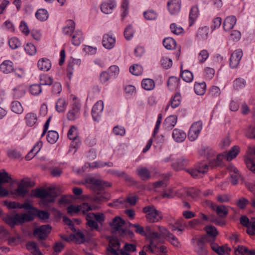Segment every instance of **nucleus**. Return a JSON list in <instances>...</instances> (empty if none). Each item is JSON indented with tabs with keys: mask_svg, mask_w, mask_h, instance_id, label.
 <instances>
[{
	"mask_svg": "<svg viewBox=\"0 0 255 255\" xmlns=\"http://www.w3.org/2000/svg\"><path fill=\"white\" fill-rule=\"evenodd\" d=\"M147 237L150 240V244L147 247V248L151 252H153L152 248H156L158 241L160 239L159 235L157 232H153V233H150L149 235H147Z\"/></svg>",
	"mask_w": 255,
	"mask_h": 255,
	"instance_id": "nucleus-18",
	"label": "nucleus"
},
{
	"mask_svg": "<svg viewBox=\"0 0 255 255\" xmlns=\"http://www.w3.org/2000/svg\"><path fill=\"white\" fill-rule=\"evenodd\" d=\"M246 135L249 138L255 139V127L249 126L247 130Z\"/></svg>",
	"mask_w": 255,
	"mask_h": 255,
	"instance_id": "nucleus-64",
	"label": "nucleus"
},
{
	"mask_svg": "<svg viewBox=\"0 0 255 255\" xmlns=\"http://www.w3.org/2000/svg\"><path fill=\"white\" fill-rule=\"evenodd\" d=\"M210 246L212 250L218 255H225L226 254L229 255L231 250V248H229L226 245L219 246L217 244L214 242H212L211 243Z\"/></svg>",
	"mask_w": 255,
	"mask_h": 255,
	"instance_id": "nucleus-15",
	"label": "nucleus"
},
{
	"mask_svg": "<svg viewBox=\"0 0 255 255\" xmlns=\"http://www.w3.org/2000/svg\"><path fill=\"white\" fill-rule=\"evenodd\" d=\"M125 224V221L119 216L115 217L113 221L109 223V226L114 232H117L121 229Z\"/></svg>",
	"mask_w": 255,
	"mask_h": 255,
	"instance_id": "nucleus-19",
	"label": "nucleus"
},
{
	"mask_svg": "<svg viewBox=\"0 0 255 255\" xmlns=\"http://www.w3.org/2000/svg\"><path fill=\"white\" fill-rule=\"evenodd\" d=\"M81 64V60L79 59H72L69 62L67 71V76L71 79L74 70L77 69Z\"/></svg>",
	"mask_w": 255,
	"mask_h": 255,
	"instance_id": "nucleus-23",
	"label": "nucleus"
},
{
	"mask_svg": "<svg viewBox=\"0 0 255 255\" xmlns=\"http://www.w3.org/2000/svg\"><path fill=\"white\" fill-rule=\"evenodd\" d=\"M79 109L78 107H74L68 112L67 116L69 120H74L79 116Z\"/></svg>",
	"mask_w": 255,
	"mask_h": 255,
	"instance_id": "nucleus-50",
	"label": "nucleus"
},
{
	"mask_svg": "<svg viewBox=\"0 0 255 255\" xmlns=\"http://www.w3.org/2000/svg\"><path fill=\"white\" fill-rule=\"evenodd\" d=\"M177 117L176 116H169L165 119L163 123V127L167 130L171 129L177 123Z\"/></svg>",
	"mask_w": 255,
	"mask_h": 255,
	"instance_id": "nucleus-24",
	"label": "nucleus"
},
{
	"mask_svg": "<svg viewBox=\"0 0 255 255\" xmlns=\"http://www.w3.org/2000/svg\"><path fill=\"white\" fill-rule=\"evenodd\" d=\"M198 15V9L196 6H193L191 8L189 14L190 26H191Z\"/></svg>",
	"mask_w": 255,
	"mask_h": 255,
	"instance_id": "nucleus-48",
	"label": "nucleus"
},
{
	"mask_svg": "<svg viewBox=\"0 0 255 255\" xmlns=\"http://www.w3.org/2000/svg\"><path fill=\"white\" fill-rule=\"evenodd\" d=\"M24 120L27 126L32 127L36 124L37 121V117L35 113H28L25 115Z\"/></svg>",
	"mask_w": 255,
	"mask_h": 255,
	"instance_id": "nucleus-34",
	"label": "nucleus"
},
{
	"mask_svg": "<svg viewBox=\"0 0 255 255\" xmlns=\"http://www.w3.org/2000/svg\"><path fill=\"white\" fill-rule=\"evenodd\" d=\"M142 87L148 91L153 89L155 87L154 81L151 79H144L141 82Z\"/></svg>",
	"mask_w": 255,
	"mask_h": 255,
	"instance_id": "nucleus-39",
	"label": "nucleus"
},
{
	"mask_svg": "<svg viewBox=\"0 0 255 255\" xmlns=\"http://www.w3.org/2000/svg\"><path fill=\"white\" fill-rule=\"evenodd\" d=\"M42 91V88L40 85L33 84L29 87V92L34 96L39 95Z\"/></svg>",
	"mask_w": 255,
	"mask_h": 255,
	"instance_id": "nucleus-57",
	"label": "nucleus"
},
{
	"mask_svg": "<svg viewBox=\"0 0 255 255\" xmlns=\"http://www.w3.org/2000/svg\"><path fill=\"white\" fill-rule=\"evenodd\" d=\"M67 104L64 99H58L56 105V109L58 112H63L66 107Z\"/></svg>",
	"mask_w": 255,
	"mask_h": 255,
	"instance_id": "nucleus-52",
	"label": "nucleus"
},
{
	"mask_svg": "<svg viewBox=\"0 0 255 255\" xmlns=\"http://www.w3.org/2000/svg\"><path fill=\"white\" fill-rule=\"evenodd\" d=\"M172 137L177 142H182L186 137V134L183 130L175 128L172 132Z\"/></svg>",
	"mask_w": 255,
	"mask_h": 255,
	"instance_id": "nucleus-33",
	"label": "nucleus"
},
{
	"mask_svg": "<svg viewBox=\"0 0 255 255\" xmlns=\"http://www.w3.org/2000/svg\"><path fill=\"white\" fill-rule=\"evenodd\" d=\"M176 42L175 40L171 37L165 38L163 40V45L167 49L171 50L175 47Z\"/></svg>",
	"mask_w": 255,
	"mask_h": 255,
	"instance_id": "nucleus-42",
	"label": "nucleus"
},
{
	"mask_svg": "<svg viewBox=\"0 0 255 255\" xmlns=\"http://www.w3.org/2000/svg\"><path fill=\"white\" fill-rule=\"evenodd\" d=\"M0 70L4 74H9L14 70L13 64L10 60H5L0 65Z\"/></svg>",
	"mask_w": 255,
	"mask_h": 255,
	"instance_id": "nucleus-25",
	"label": "nucleus"
},
{
	"mask_svg": "<svg viewBox=\"0 0 255 255\" xmlns=\"http://www.w3.org/2000/svg\"><path fill=\"white\" fill-rule=\"evenodd\" d=\"M205 229L207 234L206 236L208 237V239H210V238H211L210 240L211 242H213L218 234L217 229L213 226H207Z\"/></svg>",
	"mask_w": 255,
	"mask_h": 255,
	"instance_id": "nucleus-35",
	"label": "nucleus"
},
{
	"mask_svg": "<svg viewBox=\"0 0 255 255\" xmlns=\"http://www.w3.org/2000/svg\"><path fill=\"white\" fill-rule=\"evenodd\" d=\"M121 247V244L119 239L116 237L110 238L109 245L107 248L108 255H119L118 253Z\"/></svg>",
	"mask_w": 255,
	"mask_h": 255,
	"instance_id": "nucleus-9",
	"label": "nucleus"
},
{
	"mask_svg": "<svg viewBox=\"0 0 255 255\" xmlns=\"http://www.w3.org/2000/svg\"><path fill=\"white\" fill-rule=\"evenodd\" d=\"M189 160L183 157L177 159L172 164V168L175 171L182 170L188 164Z\"/></svg>",
	"mask_w": 255,
	"mask_h": 255,
	"instance_id": "nucleus-21",
	"label": "nucleus"
},
{
	"mask_svg": "<svg viewBox=\"0 0 255 255\" xmlns=\"http://www.w3.org/2000/svg\"><path fill=\"white\" fill-rule=\"evenodd\" d=\"M235 254L236 255H255V250H250L244 246H239L235 249Z\"/></svg>",
	"mask_w": 255,
	"mask_h": 255,
	"instance_id": "nucleus-30",
	"label": "nucleus"
},
{
	"mask_svg": "<svg viewBox=\"0 0 255 255\" xmlns=\"http://www.w3.org/2000/svg\"><path fill=\"white\" fill-rule=\"evenodd\" d=\"M116 3L114 0H109L103 2L101 5L102 11L106 14L112 13L113 9L116 6Z\"/></svg>",
	"mask_w": 255,
	"mask_h": 255,
	"instance_id": "nucleus-22",
	"label": "nucleus"
},
{
	"mask_svg": "<svg viewBox=\"0 0 255 255\" xmlns=\"http://www.w3.org/2000/svg\"><path fill=\"white\" fill-rule=\"evenodd\" d=\"M211 207L212 210L216 212L217 215L221 218H226L228 214V210L225 205H217L211 203Z\"/></svg>",
	"mask_w": 255,
	"mask_h": 255,
	"instance_id": "nucleus-17",
	"label": "nucleus"
},
{
	"mask_svg": "<svg viewBox=\"0 0 255 255\" xmlns=\"http://www.w3.org/2000/svg\"><path fill=\"white\" fill-rule=\"evenodd\" d=\"M115 41V38L110 36L109 34H105L103 36V45L107 49H111L114 46Z\"/></svg>",
	"mask_w": 255,
	"mask_h": 255,
	"instance_id": "nucleus-29",
	"label": "nucleus"
},
{
	"mask_svg": "<svg viewBox=\"0 0 255 255\" xmlns=\"http://www.w3.org/2000/svg\"><path fill=\"white\" fill-rule=\"evenodd\" d=\"M129 71L132 74L138 76L142 74L143 69L140 65L134 64L130 67Z\"/></svg>",
	"mask_w": 255,
	"mask_h": 255,
	"instance_id": "nucleus-51",
	"label": "nucleus"
},
{
	"mask_svg": "<svg viewBox=\"0 0 255 255\" xmlns=\"http://www.w3.org/2000/svg\"><path fill=\"white\" fill-rule=\"evenodd\" d=\"M24 50L26 52L30 55H33L35 54L36 52V49L35 46L31 43H27Z\"/></svg>",
	"mask_w": 255,
	"mask_h": 255,
	"instance_id": "nucleus-60",
	"label": "nucleus"
},
{
	"mask_svg": "<svg viewBox=\"0 0 255 255\" xmlns=\"http://www.w3.org/2000/svg\"><path fill=\"white\" fill-rule=\"evenodd\" d=\"M239 149L240 148L238 146L235 145L228 152H224L226 160L231 161L235 158L239 153Z\"/></svg>",
	"mask_w": 255,
	"mask_h": 255,
	"instance_id": "nucleus-32",
	"label": "nucleus"
},
{
	"mask_svg": "<svg viewBox=\"0 0 255 255\" xmlns=\"http://www.w3.org/2000/svg\"><path fill=\"white\" fill-rule=\"evenodd\" d=\"M77 132L76 128L74 126H72L68 132L67 136L71 140H76L78 138Z\"/></svg>",
	"mask_w": 255,
	"mask_h": 255,
	"instance_id": "nucleus-59",
	"label": "nucleus"
},
{
	"mask_svg": "<svg viewBox=\"0 0 255 255\" xmlns=\"http://www.w3.org/2000/svg\"><path fill=\"white\" fill-rule=\"evenodd\" d=\"M236 18L232 15L227 17L223 23V28L225 31H229L232 29L236 23Z\"/></svg>",
	"mask_w": 255,
	"mask_h": 255,
	"instance_id": "nucleus-26",
	"label": "nucleus"
},
{
	"mask_svg": "<svg viewBox=\"0 0 255 255\" xmlns=\"http://www.w3.org/2000/svg\"><path fill=\"white\" fill-rule=\"evenodd\" d=\"M143 15L146 19L151 20L156 18L157 14L153 10H149L144 12Z\"/></svg>",
	"mask_w": 255,
	"mask_h": 255,
	"instance_id": "nucleus-58",
	"label": "nucleus"
},
{
	"mask_svg": "<svg viewBox=\"0 0 255 255\" xmlns=\"http://www.w3.org/2000/svg\"><path fill=\"white\" fill-rule=\"evenodd\" d=\"M161 65L165 69L170 68L172 65V61L167 57H163L161 60Z\"/></svg>",
	"mask_w": 255,
	"mask_h": 255,
	"instance_id": "nucleus-63",
	"label": "nucleus"
},
{
	"mask_svg": "<svg viewBox=\"0 0 255 255\" xmlns=\"http://www.w3.org/2000/svg\"><path fill=\"white\" fill-rule=\"evenodd\" d=\"M209 165L204 162L198 163L194 168L186 170L193 178H200L207 172Z\"/></svg>",
	"mask_w": 255,
	"mask_h": 255,
	"instance_id": "nucleus-7",
	"label": "nucleus"
},
{
	"mask_svg": "<svg viewBox=\"0 0 255 255\" xmlns=\"http://www.w3.org/2000/svg\"><path fill=\"white\" fill-rule=\"evenodd\" d=\"M181 96L179 93H176L173 97H172L170 102V104L172 108H176L178 107L181 103Z\"/></svg>",
	"mask_w": 255,
	"mask_h": 255,
	"instance_id": "nucleus-43",
	"label": "nucleus"
},
{
	"mask_svg": "<svg viewBox=\"0 0 255 255\" xmlns=\"http://www.w3.org/2000/svg\"><path fill=\"white\" fill-rule=\"evenodd\" d=\"M36 17L41 21H44L47 19L48 17V14L44 9H38L35 13Z\"/></svg>",
	"mask_w": 255,
	"mask_h": 255,
	"instance_id": "nucleus-49",
	"label": "nucleus"
},
{
	"mask_svg": "<svg viewBox=\"0 0 255 255\" xmlns=\"http://www.w3.org/2000/svg\"><path fill=\"white\" fill-rule=\"evenodd\" d=\"M75 29V22L72 20H67V25L63 28V32L65 35H71Z\"/></svg>",
	"mask_w": 255,
	"mask_h": 255,
	"instance_id": "nucleus-40",
	"label": "nucleus"
},
{
	"mask_svg": "<svg viewBox=\"0 0 255 255\" xmlns=\"http://www.w3.org/2000/svg\"><path fill=\"white\" fill-rule=\"evenodd\" d=\"M83 40V33L81 30H76L72 37V43L75 46H78Z\"/></svg>",
	"mask_w": 255,
	"mask_h": 255,
	"instance_id": "nucleus-37",
	"label": "nucleus"
},
{
	"mask_svg": "<svg viewBox=\"0 0 255 255\" xmlns=\"http://www.w3.org/2000/svg\"><path fill=\"white\" fill-rule=\"evenodd\" d=\"M34 186L33 182L29 179H22L17 185V188L11 192L14 197L24 198L28 194V188Z\"/></svg>",
	"mask_w": 255,
	"mask_h": 255,
	"instance_id": "nucleus-5",
	"label": "nucleus"
},
{
	"mask_svg": "<svg viewBox=\"0 0 255 255\" xmlns=\"http://www.w3.org/2000/svg\"><path fill=\"white\" fill-rule=\"evenodd\" d=\"M86 225L91 231L100 232L105 220V217L102 213H89L86 214Z\"/></svg>",
	"mask_w": 255,
	"mask_h": 255,
	"instance_id": "nucleus-3",
	"label": "nucleus"
},
{
	"mask_svg": "<svg viewBox=\"0 0 255 255\" xmlns=\"http://www.w3.org/2000/svg\"><path fill=\"white\" fill-rule=\"evenodd\" d=\"M208 242H210L211 240L208 239L207 236H203L200 238L194 237L191 240V243L194 245L196 244L198 248L205 246V243Z\"/></svg>",
	"mask_w": 255,
	"mask_h": 255,
	"instance_id": "nucleus-28",
	"label": "nucleus"
},
{
	"mask_svg": "<svg viewBox=\"0 0 255 255\" xmlns=\"http://www.w3.org/2000/svg\"><path fill=\"white\" fill-rule=\"evenodd\" d=\"M37 67L41 71H48L51 67V63L48 59L43 58L38 61Z\"/></svg>",
	"mask_w": 255,
	"mask_h": 255,
	"instance_id": "nucleus-27",
	"label": "nucleus"
},
{
	"mask_svg": "<svg viewBox=\"0 0 255 255\" xmlns=\"http://www.w3.org/2000/svg\"><path fill=\"white\" fill-rule=\"evenodd\" d=\"M85 183L90 184V188L95 193L93 198L94 201L99 203L110 199V195L104 191L105 187H111V184L94 177H89L85 179Z\"/></svg>",
	"mask_w": 255,
	"mask_h": 255,
	"instance_id": "nucleus-1",
	"label": "nucleus"
},
{
	"mask_svg": "<svg viewBox=\"0 0 255 255\" xmlns=\"http://www.w3.org/2000/svg\"><path fill=\"white\" fill-rule=\"evenodd\" d=\"M166 237L168 238V241H170L171 244L176 247H178L180 245V243L177 238L170 232H167L166 234Z\"/></svg>",
	"mask_w": 255,
	"mask_h": 255,
	"instance_id": "nucleus-56",
	"label": "nucleus"
},
{
	"mask_svg": "<svg viewBox=\"0 0 255 255\" xmlns=\"http://www.w3.org/2000/svg\"><path fill=\"white\" fill-rule=\"evenodd\" d=\"M206 85L205 82L195 83L194 91L198 95H203L206 91Z\"/></svg>",
	"mask_w": 255,
	"mask_h": 255,
	"instance_id": "nucleus-38",
	"label": "nucleus"
},
{
	"mask_svg": "<svg viewBox=\"0 0 255 255\" xmlns=\"http://www.w3.org/2000/svg\"><path fill=\"white\" fill-rule=\"evenodd\" d=\"M143 212L146 214V219L150 223L157 222L163 218L162 213L152 205L143 208Z\"/></svg>",
	"mask_w": 255,
	"mask_h": 255,
	"instance_id": "nucleus-6",
	"label": "nucleus"
},
{
	"mask_svg": "<svg viewBox=\"0 0 255 255\" xmlns=\"http://www.w3.org/2000/svg\"><path fill=\"white\" fill-rule=\"evenodd\" d=\"M8 44L10 47L14 49L19 47L21 45V43L18 38L13 37L9 40Z\"/></svg>",
	"mask_w": 255,
	"mask_h": 255,
	"instance_id": "nucleus-61",
	"label": "nucleus"
},
{
	"mask_svg": "<svg viewBox=\"0 0 255 255\" xmlns=\"http://www.w3.org/2000/svg\"><path fill=\"white\" fill-rule=\"evenodd\" d=\"M111 174L123 177L128 181H131V178L124 171H119L118 170H110L109 171Z\"/></svg>",
	"mask_w": 255,
	"mask_h": 255,
	"instance_id": "nucleus-55",
	"label": "nucleus"
},
{
	"mask_svg": "<svg viewBox=\"0 0 255 255\" xmlns=\"http://www.w3.org/2000/svg\"><path fill=\"white\" fill-rule=\"evenodd\" d=\"M2 219L9 227L13 228L15 226L22 225L25 222L32 221L34 218L30 214L16 213L13 216L6 215Z\"/></svg>",
	"mask_w": 255,
	"mask_h": 255,
	"instance_id": "nucleus-2",
	"label": "nucleus"
},
{
	"mask_svg": "<svg viewBox=\"0 0 255 255\" xmlns=\"http://www.w3.org/2000/svg\"><path fill=\"white\" fill-rule=\"evenodd\" d=\"M12 178L8 173L4 170L1 172H0V196L1 197H5L8 195V191L3 188L1 185L4 183H8L11 182Z\"/></svg>",
	"mask_w": 255,
	"mask_h": 255,
	"instance_id": "nucleus-12",
	"label": "nucleus"
},
{
	"mask_svg": "<svg viewBox=\"0 0 255 255\" xmlns=\"http://www.w3.org/2000/svg\"><path fill=\"white\" fill-rule=\"evenodd\" d=\"M40 85H50L53 82L52 77L46 74L40 76Z\"/></svg>",
	"mask_w": 255,
	"mask_h": 255,
	"instance_id": "nucleus-53",
	"label": "nucleus"
},
{
	"mask_svg": "<svg viewBox=\"0 0 255 255\" xmlns=\"http://www.w3.org/2000/svg\"><path fill=\"white\" fill-rule=\"evenodd\" d=\"M245 85L246 81L242 78H237L234 82V87L237 90L244 88Z\"/></svg>",
	"mask_w": 255,
	"mask_h": 255,
	"instance_id": "nucleus-62",
	"label": "nucleus"
},
{
	"mask_svg": "<svg viewBox=\"0 0 255 255\" xmlns=\"http://www.w3.org/2000/svg\"><path fill=\"white\" fill-rule=\"evenodd\" d=\"M33 195L37 198H41V203L45 206L53 202L57 194L54 190L49 189L48 191L42 189H36L32 190Z\"/></svg>",
	"mask_w": 255,
	"mask_h": 255,
	"instance_id": "nucleus-4",
	"label": "nucleus"
},
{
	"mask_svg": "<svg viewBox=\"0 0 255 255\" xmlns=\"http://www.w3.org/2000/svg\"><path fill=\"white\" fill-rule=\"evenodd\" d=\"M202 128V123L201 121L194 123L189 130L188 137L190 141H194L198 136Z\"/></svg>",
	"mask_w": 255,
	"mask_h": 255,
	"instance_id": "nucleus-11",
	"label": "nucleus"
},
{
	"mask_svg": "<svg viewBox=\"0 0 255 255\" xmlns=\"http://www.w3.org/2000/svg\"><path fill=\"white\" fill-rule=\"evenodd\" d=\"M137 200V197L136 196H129L126 199H118L113 203H110L109 205L117 206L119 204H124L126 202L131 205H134L136 203Z\"/></svg>",
	"mask_w": 255,
	"mask_h": 255,
	"instance_id": "nucleus-20",
	"label": "nucleus"
},
{
	"mask_svg": "<svg viewBox=\"0 0 255 255\" xmlns=\"http://www.w3.org/2000/svg\"><path fill=\"white\" fill-rule=\"evenodd\" d=\"M52 228L49 225H43L34 229L33 236L39 240H45L51 233Z\"/></svg>",
	"mask_w": 255,
	"mask_h": 255,
	"instance_id": "nucleus-8",
	"label": "nucleus"
},
{
	"mask_svg": "<svg viewBox=\"0 0 255 255\" xmlns=\"http://www.w3.org/2000/svg\"><path fill=\"white\" fill-rule=\"evenodd\" d=\"M243 56L242 50L240 49L236 50L231 55L230 59V66L234 68L237 67Z\"/></svg>",
	"mask_w": 255,
	"mask_h": 255,
	"instance_id": "nucleus-14",
	"label": "nucleus"
},
{
	"mask_svg": "<svg viewBox=\"0 0 255 255\" xmlns=\"http://www.w3.org/2000/svg\"><path fill=\"white\" fill-rule=\"evenodd\" d=\"M181 71L180 76L184 81L189 83L193 80V75L191 71L188 70L182 71V66L181 67Z\"/></svg>",
	"mask_w": 255,
	"mask_h": 255,
	"instance_id": "nucleus-41",
	"label": "nucleus"
},
{
	"mask_svg": "<svg viewBox=\"0 0 255 255\" xmlns=\"http://www.w3.org/2000/svg\"><path fill=\"white\" fill-rule=\"evenodd\" d=\"M181 0H169L167 2L168 10L171 14L179 13L181 8Z\"/></svg>",
	"mask_w": 255,
	"mask_h": 255,
	"instance_id": "nucleus-16",
	"label": "nucleus"
},
{
	"mask_svg": "<svg viewBox=\"0 0 255 255\" xmlns=\"http://www.w3.org/2000/svg\"><path fill=\"white\" fill-rule=\"evenodd\" d=\"M11 109L13 112L17 114H20L23 111V109L21 103L17 101H13L11 103Z\"/></svg>",
	"mask_w": 255,
	"mask_h": 255,
	"instance_id": "nucleus-45",
	"label": "nucleus"
},
{
	"mask_svg": "<svg viewBox=\"0 0 255 255\" xmlns=\"http://www.w3.org/2000/svg\"><path fill=\"white\" fill-rule=\"evenodd\" d=\"M230 172V175L232 178V183L233 185L237 184L241 175L239 172L238 169L234 166H230L228 168Z\"/></svg>",
	"mask_w": 255,
	"mask_h": 255,
	"instance_id": "nucleus-31",
	"label": "nucleus"
},
{
	"mask_svg": "<svg viewBox=\"0 0 255 255\" xmlns=\"http://www.w3.org/2000/svg\"><path fill=\"white\" fill-rule=\"evenodd\" d=\"M202 128V123L201 121L194 123L189 130L188 137L190 141H194L198 136Z\"/></svg>",
	"mask_w": 255,
	"mask_h": 255,
	"instance_id": "nucleus-10",
	"label": "nucleus"
},
{
	"mask_svg": "<svg viewBox=\"0 0 255 255\" xmlns=\"http://www.w3.org/2000/svg\"><path fill=\"white\" fill-rule=\"evenodd\" d=\"M59 134L58 132L54 130H50L48 132L47 135V140L48 142L53 144L58 140Z\"/></svg>",
	"mask_w": 255,
	"mask_h": 255,
	"instance_id": "nucleus-46",
	"label": "nucleus"
},
{
	"mask_svg": "<svg viewBox=\"0 0 255 255\" xmlns=\"http://www.w3.org/2000/svg\"><path fill=\"white\" fill-rule=\"evenodd\" d=\"M136 174L140 177V178L144 180H148L150 178V172L148 169L146 167L139 168L136 170Z\"/></svg>",
	"mask_w": 255,
	"mask_h": 255,
	"instance_id": "nucleus-36",
	"label": "nucleus"
},
{
	"mask_svg": "<svg viewBox=\"0 0 255 255\" xmlns=\"http://www.w3.org/2000/svg\"><path fill=\"white\" fill-rule=\"evenodd\" d=\"M209 31V29L207 26L199 28L197 36L199 39H206L208 37Z\"/></svg>",
	"mask_w": 255,
	"mask_h": 255,
	"instance_id": "nucleus-47",
	"label": "nucleus"
},
{
	"mask_svg": "<svg viewBox=\"0 0 255 255\" xmlns=\"http://www.w3.org/2000/svg\"><path fill=\"white\" fill-rule=\"evenodd\" d=\"M134 30L132 25L129 24L124 30V36L127 40H130L133 36Z\"/></svg>",
	"mask_w": 255,
	"mask_h": 255,
	"instance_id": "nucleus-54",
	"label": "nucleus"
},
{
	"mask_svg": "<svg viewBox=\"0 0 255 255\" xmlns=\"http://www.w3.org/2000/svg\"><path fill=\"white\" fill-rule=\"evenodd\" d=\"M103 108L104 103L101 100L98 101L94 105L92 110V116L94 121H99L103 110Z\"/></svg>",
	"mask_w": 255,
	"mask_h": 255,
	"instance_id": "nucleus-13",
	"label": "nucleus"
},
{
	"mask_svg": "<svg viewBox=\"0 0 255 255\" xmlns=\"http://www.w3.org/2000/svg\"><path fill=\"white\" fill-rule=\"evenodd\" d=\"M29 214L31 215H36L39 219L42 220L48 219L50 216V214L47 211H39L37 209H34V212Z\"/></svg>",
	"mask_w": 255,
	"mask_h": 255,
	"instance_id": "nucleus-44",
	"label": "nucleus"
}]
</instances>
